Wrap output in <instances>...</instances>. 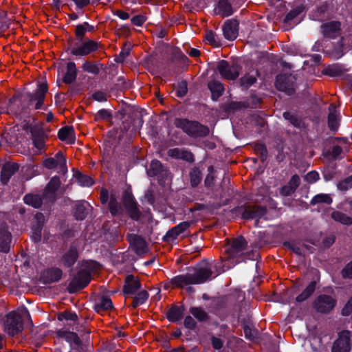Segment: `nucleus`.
<instances>
[{"label": "nucleus", "mask_w": 352, "mask_h": 352, "mask_svg": "<svg viewBox=\"0 0 352 352\" xmlns=\"http://www.w3.org/2000/svg\"><path fill=\"white\" fill-rule=\"evenodd\" d=\"M212 267V265L202 263L195 273H187L176 276L171 279L170 283L174 286L179 287H183L192 284L203 283L210 278Z\"/></svg>", "instance_id": "f257e3e1"}, {"label": "nucleus", "mask_w": 352, "mask_h": 352, "mask_svg": "<svg viewBox=\"0 0 352 352\" xmlns=\"http://www.w3.org/2000/svg\"><path fill=\"white\" fill-rule=\"evenodd\" d=\"M25 316H29V312L24 307L9 312L3 320L4 331L10 336L20 333L23 329V318Z\"/></svg>", "instance_id": "f03ea898"}, {"label": "nucleus", "mask_w": 352, "mask_h": 352, "mask_svg": "<svg viewBox=\"0 0 352 352\" xmlns=\"http://www.w3.org/2000/svg\"><path fill=\"white\" fill-rule=\"evenodd\" d=\"M247 244L246 241L243 236L234 239L226 247L225 252L227 256L225 257V259L226 261L230 262L232 265L239 263V258L245 254Z\"/></svg>", "instance_id": "7ed1b4c3"}, {"label": "nucleus", "mask_w": 352, "mask_h": 352, "mask_svg": "<svg viewBox=\"0 0 352 352\" xmlns=\"http://www.w3.org/2000/svg\"><path fill=\"white\" fill-rule=\"evenodd\" d=\"M175 125L192 137L205 136L209 133L208 127L199 124L197 122L189 121L185 119L177 118L175 120Z\"/></svg>", "instance_id": "20e7f679"}, {"label": "nucleus", "mask_w": 352, "mask_h": 352, "mask_svg": "<svg viewBox=\"0 0 352 352\" xmlns=\"http://www.w3.org/2000/svg\"><path fill=\"white\" fill-rule=\"evenodd\" d=\"M217 69L221 76L228 80L236 79L239 76L240 72L239 65L235 64L230 65L224 60H221L218 63Z\"/></svg>", "instance_id": "39448f33"}, {"label": "nucleus", "mask_w": 352, "mask_h": 352, "mask_svg": "<svg viewBox=\"0 0 352 352\" xmlns=\"http://www.w3.org/2000/svg\"><path fill=\"white\" fill-rule=\"evenodd\" d=\"M44 166L48 169L56 168L59 173L65 174L67 172L66 160L60 152L57 153L54 157L46 159Z\"/></svg>", "instance_id": "423d86ee"}, {"label": "nucleus", "mask_w": 352, "mask_h": 352, "mask_svg": "<svg viewBox=\"0 0 352 352\" xmlns=\"http://www.w3.org/2000/svg\"><path fill=\"white\" fill-rule=\"evenodd\" d=\"M294 82L295 78L291 74L279 75L276 77V87L278 90L291 95L294 91Z\"/></svg>", "instance_id": "0eeeda50"}, {"label": "nucleus", "mask_w": 352, "mask_h": 352, "mask_svg": "<svg viewBox=\"0 0 352 352\" xmlns=\"http://www.w3.org/2000/svg\"><path fill=\"white\" fill-rule=\"evenodd\" d=\"M98 44L94 41H88L81 43H76L70 48L71 53L75 56H85L96 51Z\"/></svg>", "instance_id": "6e6552de"}, {"label": "nucleus", "mask_w": 352, "mask_h": 352, "mask_svg": "<svg viewBox=\"0 0 352 352\" xmlns=\"http://www.w3.org/2000/svg\"><path fill=\"white\" fill-rule=\"evenodd\" d=\"M351 333L344 331L339 334V338L334 342L332 352H349L351 349Z\"/></svg>", "instance_id": "1a4fd4ad"}, {"label": "nucleus", "mask_w": 352, "mask_h": 352, "mask_svg": "<svg viewBox=\"0 0 352 352\" xmlns=\"http://www.w3.org/2000/svg\"><path fill=\"white\" fill-rule=\"evenodd\" d=\"M336 305V300L327 295H320L314 302L316 309L321 313L330 311Z\"/></svg>", "instance_id": "9d476101"}, {"label": "nucleus", "mask_w": 352, "mask_h": 352, "mask_svg": "<svg viewBox=\"0 0 352 352\" xmlns=\"http://www.w3.org/2000/svg\"><path fill=\"white\" fill-rule=\"evenodd\" d=\"M344 204L346 206V210L349 212V215H346L340 211H334L331 213V218L343 225H351L352 224V201L346 200Z\"/></svg>", "instance_id": "9b49d317"}, {"label": "nucleus", "mask_w": 352, "mask_h": 352, "mask_svg": "<svg viewBox=\"0 0 352 352\" xmlns=\"http://www.w3.org/2000/svg\"><path fill=\"white\" fill-rule=\"evenodd\" d=\"M123 203L130 217L133 219L138 220L140 217V212L137 208L134 198L131 193L125 192L123 196Z\"/></svg>", "instance_id": "f8f14e48"}, {"label": "nucleus", "mask_w": 352, "mask_h": 352, "mask_svg": "<svg viewBox=\"0 0 352 352\" xmlns=\"http://www.w3.org/2000/svg\"><path fill=\"white\" fill-rule=\"evenodd\" d=\"M147 174L149 177L157 176L160 182L168 176V170L162 166L161 162L158 160H153L151 162L150 167L147 170Z\"/></svg>", "instance_id": "ddd939ff"}, {"label": "nucleus", "mask_w": 352, "mask_h": 352, "mask_svg": "<svg viewBox=\"0 0 352 352\" xmlns=\"http://www.w3.org/2000/svg\"><path fill=\"white\" fill-rule=\"evenodd\" d=\"M63 337L69 344L72 352H85L84 345L75 333L66 332Z\"/></svg>", "instance_id": "4468645a"}, {"label": "nucleus", "mask_w": 352, "mask_h": 352, "mask_svg": "<svg viewBox=\"0 0 352 352\" xmlns=\"http://www.w3.org/2000/svg\"><path fill=\"white\" fill-rule=\"evenodd\" d=\"M44 221L45 217L42 213L38 212L34 215V222L32 226V238L35 242L41 240V230Z\"/></svg>", "instance_id": "2eb2a0df"}, {"label": "nucleus", "mask_w": 352, "mask_h": 352, "mask_svg": "<svg viewBox=\"0 0 352 352\" xmlns=\"http://www.w3.org/2000/svg\"><path fill=\"white\" fill-rule=\"evenodd\" d=\"M223 33L228 40H234L237 36L238 22L236 20H228L223 26Z\"/></svg>", "instance_id": "dca6fc26"}, {"label": "nucleus", "mask_w": 352, "mask_h": 352, "mask_svg": "<svg viewBox=\"0 0 352 352\" xmlns=\"http://www.w3.org/2000/svg\"><path fill=\"white\" fill-rule=\"evenodd\" d=\"M242 217L243 219H256L263 217L266 212L263 207L247 206L241 209Z\"/></svg>", "instance_id": "f3484780"}, {"label": "nucleus", "mask_w": 352, "mask_h": 352, "mask_svg": "<svg viewBox=\"0 0 352 352\" xmlns=\"http://www.w3.org/2000/svg\"><path fill=\"white\" fill-rule=\"evenodd\" d=\"M321 29L324 36L334 38L339 34L340 23L338 21L327 22L321 26Z\"/></svg>", "instance_id": "a211bd4d"}, {"label": "nucleus", "mask_w": 352, "mask_h": 352, "mask_svg": "<svg viewBox=\"0 0 352 352\" xmlns=\"http://www.w3.org/2000/svg\"><path fill=\"white\" fill-rule=\"evenodd\" d=\"M91 280V275L89 272L81 270L73 279L71 285H74L77 289H82L85 287Z\"/></svg>", "instance_id": "6ab92c4d"}, {"label": "nucleus", "mask_w": 352, "mask_h": 352, "mask_svg": "<svg viewBox=\"0 0 352 352\" xmlns=\"http://www.w3.org/2000/svg\"><path fill=\"white\" fill-rule=\"evenodd\" d=\"M214 12L215 14H219L223 17L231 15L234 10L230 0H219L214 10Z\"/></svg>", "instance_id": "aec40b11"}, {"label": "nucleus", "mask_w": 352, "mask_h": 352, "mask_svg": "<svg viewBox=\"0 0 352 352\" xmlns=\"http://www.w3.org/2000/svg\"><path fill=\"white\" fill-rule=\"evenodd\" d=\"M47 91V85L44 83L39 84L36 92L30 98L31 102L35 101V109H38L43 104L46 92Z\"/></svg>", "instance_id": "412c9836"}, {"label": "nucleus", "mask_w": 352, "mask_h": 352, "mask_svg": "<svg viewBox=\"0 0 352 352\" xmlns=\"http://www.w3.org/2000/svg\"><path fill=\"white\" fill-rule=\"evenodd\" d=\"M129 241L138 254H143L146 252L147 247L146 242L141 237L132 235L129 236Z\"/></svg>", "instance_id": "4be33fe9"}, {"label": "nucleus", "mask_w": 352, "mask_h": 352, "mask_svg": "<svg viewBox=\"0 0 352 352\" xmlns=\"http://www.w3.org/2000/svg\"><path fill=\"white\" fill-rule=\"evenodd\" d=\"M329 111L328 125L331 130L336 131L339 126V113L333 104H330Z\"/></svg>", "instance_id": "5701e85b"}, {"label": "nucleus", "mask_w": 352, "mask_h": 352, "mask_svg": "<svg viewBox=\"0 0 352 352\" xmlns=\"http://www.w3.org/2000/svg\"><path fill=\"white\" fill-rule=\"evenodd\" d=\"M12 241L10 232L5 227L0 228V251L8 252Z\"/></svg>", "instance_id": "b1692460"}, {"label": "nucleus", "mask_w": 352, "mask_h": 352, "mask_svg": "<svg viewBox=\"0 0 352 352\" xmlns=\"http://www.w3.org/2000/svg\"><path fill=\"white\" fill-rule=\"evenodd\" d=\"M139 280L133 275L126 277L124 292L127 294H133L140 288Z\"/></svg>", "instance_id": "393cba45"}, {"label": "nucleus", "mask_w": 352, "mask_h": 352, "mask_svg": "<svg viewBox=\"0 0 352 352\" xmlns=\"http://www.w3.org/2000/svg\"><path fill=\"white\" fill-rule=\"evenodd\" d=\"M113 307V303L111 300L106 296H99L95 302L94 309L98 313H101L104 311L109 310Z\"/></svg>", "instance_id": "a878e982"}, {"label": "nucleus", "mask_w": 352, "mask_h": 352, "mask_svg": "<svg viewBox=\"0 0 352 352\" xmlns=\"http://www.w3.org/2000/svg\"><path fill=\"white\" fill-rule=\"evenodd\" d=\"M18 169V165L14 163H6L3 165L1 173V181L6 184L12 175Z\"/></svg>", "instance_id": "bb28decb"}, {"label": "nucleus", "mask_w": 352, "mask_h": 352, "mask_svg": "<svg viewBox=\"0 0 352 352\" xmlns=\"http://www.w3.org/2000/svg\"><path fill=\"white\" fill-rule=\"evenodd\" d=\"M58 138L67 144H72L75 142L74 131L72 126H66L61 128L58 131Z\"/></svg>", "instance_id": "cd10ccee"}, {"label": "nucleus", "mask_w": 352, "mask_h": 352, "mask_svg": "<svg viewBox=\"0 0 352 352\" xmlns=\"http://www.w3.org/2000/svg\"><path fill=\"white\" fill-rule=\"evenodd\" d=\"M168 155L170 157L177 159H182L188 162L193 160V155L190 152L178 148L169 149Z\"/></svg>", "instance_id": "c85d7f7f"}, {"label": "nucleus", "mask_w": 352, "mask_h": 352, "mask_svg": "<svg viewBox=\"0 0 352 352\" xmlns=\"http://www.w3.org/2000/svg\"><path fill=\"white\" fill-rule=\"evenodd\" d=\"M78 258V252L75 248H71L63 256L62 262L66 267H71L76 261Z\"/></svg>", "instance_id": "c756f323"}, {"label": "nucleus", "mask_w": 352, "mask_h": 352, "mask_svg": "<svg viewBox=\"0 0 352 352\" xmlns=\"http://www.w3.org/2000/svg\"><path fill=\"white\" fill-rule=\"evenodd\" d=\"M60 185V179L58 177H54L51 179L45 188V195L49 198H54L56 191Z\"/></svg>", "instance_id": "7c9ffc66"}, {"label": "nucleus", "mask_w": 352, "mask_h": 352, "mask_svg": "<svg viewBox=\"0 0 352 352\" xmlns=\"http://www.w3.org/2000/svg\"><path fill=\"white\" fill-rule=\"evenodd\" d=\"M76 78V67L74 62H69L67 65V72L64 77L66 83L73 82Z\"/></svg>", "instance_id": "2f4dec72"}, {"label": "nucleus", "mask_w": 352, "mask_h": 352, "mask_svg": "<svg viewBox=\"0 0 352 352\" xmlns=\"http://www.w3.org/2000/svg\"><path fill=\"white\" fill-rule=\"evenodd\" d=\"M208 88L212 92V98L213 100H217L223 91V85L215 80L209 82Z\"/></svg>", "instance_id": "473e14b6"}, {"label": "nucleus", "mask_w": 352, "mask_h": 352, "mask_svg": "<svg viewBox=\"0 0 352 352\" xmlns=\"http://www.w3.org/2000/svg\"><path fill=\"white\" fill-rule=\"evenodd\" d=\"M74 179L78 185L83 187H89L92 186L94 181L92 178L89 176L82 175L80 173H76L74 175Z\"/></svg>", "instance_id": "72a5a7b5"}, {"label": "nucleus", "mask_w": 352, "mask_h": 352, "mask_svg": "<svg viewBox=\"0 0 352 352\" xmlns=\"http://www.w3.org/2000/svg\"><path fill=\"white\" fill-rule=\"evenodd\" d=\"M283 118L288 120L296 128L300 129L303 126V122L302 120L295 113L291 112H285L283 113Z\"/></svg>", "instance_id": "f704fd0d"}, {"label": "nucleus", "mask_w": 352, "mask_h": 352, "mask_svg": "<svg viewBox=\"0 0 352 352\" xmlns=\"http://www.w3.org/2000/svg\"><path fill=\"white\" fill-rule=\"evenodd\" d=\"M182 307H174L168 311L167 318L170 322H176L182 318Z\"/></svg>", "instance_id": "c9c22d12"}, {"label": "nucleus", "mask_w": 352, "mask_h": 352, "mask_svg": "<svg viewBox=\"0 0 352 352\" xmlns=\"http://www.w3.org/2000/svg\"><path fill=\"white\" fill-rule=\"evenodd\" d=\"M19 102L18 97H13L9 100L8 106L6 109H1V113H8L14 114H19L20 111L16 108V105Z\"/></svg>", "instance_id": "e433bc0d"}, {"label": "nucleus", "mask_w": 352, "mask_h": 352, "mask_svg": "<svg viewBox=\"0 0 352 352\" xmlns=\"http://www.w3.org/2000/svg\"><path fill=\"white\" fill-rule=\"evenodd\" d=\"M316 288V283L314 281L311 282L306 289L296 297V301L302 302L308 298L311 294L314 292Z\"/></svg>", "instance_id": "4c0bfd02"}, {"label": "nucleus", "mask_w": 352, "mask_h": 352, "mask_svg": "<svg viewBox=\"0 0 352 352\" xmlns=\"http://www.w3.org/2000/svg\"><path fill=\"white\" fill-rule=\"evenodd\" d=\"M24 202L34 208H38L41 206V198L36 195H26L23 198Z\"/></svg>", "instance_id": "58836bf2"}, {"label": "nucleus", "mask_w": 352, "mask_h": 352, "mask_svg": "<svg viewBox=\"0 0 352 352\" xmlns=\"http://www.w3.org/2000/svg\"><path fill=\"white\" fill-rule=\"evenodd\" d=\"M148 294L146 291L143 290L138 293L134 298L133 302V306L137 307L144 304L148 299Z\"/></svg>", "instance_id": "ea45409f"}, {"label": "nucleus", "mask_w": 352, "mask_h": 352, "mask_svg": "<svg viewBox=\"0 0 352 352\" xmlns=\"http://www.w3.org/2000/svg\"><path fill=\"white\" fill-rule=\"evenodd\" d=\"M87 204L80 203L76 205V211H75V217L76 219L82 220L87 216Z\"/></svg>", "instance_id": "a19ab883"}, {"label": "nucleus", "mask_w": 352, "mask_h": 352, "mask_svg": "<svg viewBox=\"0 0 352 352\" xmlns=\"http://www.w3.org/2000/svg\"><path fill=\"white\" fill-rule=\"evenodd\" d=\"M312 204H316L318 203H326L327 204H330L332 202V199L329 195L327 194H320L316 195L311 200Z\"/></svg>", "instance_id": "79ce46f5"}, {"label": "nucleus", "mask_w": 352, "mask_h": 352, "mask_svg": "<svg viewBox=\"0 0 352 352\" xmlns=\"http://www.w3.org/2000/svg\"><path fill=\"white\" fill-rule=\"evenodd\" d=\"M109 206L112 215L115 216L122 213V208L114 198H111Z\"/></svg>", "instance_id": "37998d69"}, {"label": "nucleus", "mask_w": 352, "mask_h": 352, "mask_svg": "<svg viewBox=\"0 0 352 352\" xmlns=\"http://www.w3.org/2000/svg\"><path fill=\"white\" fill-rule=\"evenodd\" d=\"M62 271L58 268H52L47 271V276L51 281H58L61 278Z\"/></svg>", "instance_id": "c03bdc74"}, {"label": "nucleus", "mask_w": 352, "mask_h": 352, "mask_svg": "<svg viewBox=\"0 0 352 352\" xmlns=\"http://www.w3.org/2000/svg\"><path fill=\"white\" fill-rule=\"evenodd\" d=\"M93 27L90 26L87 23L78 25L76 28V34L78 38H81L87 31L93 30Z\"/></svg>", "instance_id": "a18cd8bd"}, {"label": "nucleus", "mask_w": 352, "mask_h": 352, "mask_svg": "<svg viewBox=\"0 0 352 352\" xmlns=\"http://www.w3.org/2000/svg\"><path fill=\"white\" fill-rule=\"evenodd\" d=\"M98 268V264L94 261H87L82 265L81 270L89 272L90 274L91 272H95Z\"/></svg>", "instance_id": "49530a36"}, {"label": "nucleus", "mask_w": 352, "mask_h": 352, "mask_svg": "<svg viewBox=\"0 0 352 352\" xmlns=\"http://www.w3.org/2000/svg\"><path fill=\"white\" fill-rule=\"evenodd\" d=\"M45 138L43 135H33V143L34 146L41 151L45 146Z\"/></svg>", "instance_id": "de8ad7c7"}, {"label": "nucleus", "mask_w": 352, "mask_h": 352, "mask_svg": "<svg viewBox=\"0 0 352 352\" xmlns=\"http://www.w3.org/2000/svg\"><path fill=\"white\" fill-rule=\"evenodd\" d=\"M192 314L197 319L200 321L204 320L206 318V313L201 308L192 307L190 310Z\"/></svg>", "instance_id": "09e8293b"}, {"label": "nucleus", "mask_w": 352, "mask_h": 352, "mask_svg": "<svg viewBox=\"0 0 352 352\" xmlns=\"http://www.w3.org/2000/svg\"><path fill=\"white\" fill-rule=\"evenodd\" d=\"M179 235H180L179 233L175 227H174L166 232L164 236V240L167 242L173 241Z\"/></svg>", "instance_id": "8fccbe9b"}, {"label": "nucleus", "mask_w": 352, "mask_h": 352, "mask_svg": "<svg viewBox=\"0 0 352 352\" xmlns=\"http://www.w3.org/2000/svg\"><path fill=\"white\" fill-rule=\"evenodd\" d=\"M256 81V78L253 74H247L241 79V85L244 87H250Z\"/></svg>", "instance_id": "3c124183"}, {"label": "nucleus", "mask_w": 352, "mask_h": 352, "mask_svg": "<svg viewBox=\"0 0 352 352\" xmlns=\"http://www.w3.org/2000/svg\"><path fill=\"white\" fill-rule=\"evenodd\" d=\"M82 69L89 73L96 74L99 72V68L95 64L91 62H85L82 65Z\"/></svg>", "instance_id": "603ef678"}, {"label": "nucleus", "mask_w": 352, "mask_h": 352, "mask_svg": "<svg viewBox=\"0 0 352 352\" xmlns=\"http://www.w3.org/2000/svg\"><path fill=\"white\" fill-rule=\"evenodd\" d=\"M351 188H352V176L349 177L338 184V188L340 190H347Z\"/></svg>", "instance_id": "864d4df0"}, {"label": "nucleus", "mask_w": 352, "mask_h": 352, "mask_svg": "<svg viewBox=\"0 0 352 352\" xmlns=\"http://www.w3.org/2000/svg\"><path fill=\"white\" fill-rule=\"evenodd\" d=\"M201 177H200V172L197 168L193 169L190 172V182L191 184L193 186H196L200 182Z\"/></svg>", "instance_id": "5fc2aeb1"}, {"label": "nucleus", "mask_w": 352, "mask_h": 352, "mask_svg": "<svg viewBox=\"0 0 352 352\" xmlns=\"http://www.w3.org/2000/svg\"><path fill=\"white\" fill-rule=\"evenodd\" d=\"M58 319L59 320H67L74 321L77 319V315L74 312H63L58 316Z\"/></svg>", "instance_id": "6e6d98bb"}, {"label": "nucleus", "mask_w": 352, "mask_h": 352, "mask_svg": "<svg viewBox=\"0 0 352 352\" xmlns=\"http://www.w3.org/2000/svg\"><path fill=\"white\" fill-rule=\"evenodd\" d=\"M206 39L212 45L218 46L219 41L217 36L212 32H208L206 34Z\"/></svg>", "instance_id": "4d7b16f0"}, {"label": "nucleus", "mask_w": 352, "mask_h": 352, "mask_svg": "<svg viewBox=\"0 0 352 352\" xmlns=\"http://www.w3.org/2000/svg\"><path fill=\"white\" fill-rule=\"evenodd\" d=\"M342 275L344 278L352 279V261L349 263L342 270Z\"/></svg>", "instance_id": "13d9d810"}, {"label": "nucleus", "mask_w": 352, "mask_h": 352, "mask_svg": "<svg viewBox=\"0 0 352 352\" xmlns=\"http://www.w3.org/2000/svg\"><path fill=\"white\" fill-rule=\"evenodd\" d=\"M319 179V174L316 171H311L308 173L305 177V179L309 183L316 182Z\"/></svg>", "instance_id": "bf43d9fd"}, {"label": "nucleus", "mask_w": 352, "mask_h": 352, "mask_svg": "<svg viewBox=\"0 0 352 352\" xmlns=\"http://www.w3.org/2000/svg\"><path fill=\"white\" fill-rule=\"evenodd\" d=\"M335 242V236L332 234L325 236L322 239V246L328 248Z\"/></svg>", "instance_id": "052dcab7"}, {"label": "nucleus", "mask_w": 352, "mask_h": 352, "mask_svg": "<svg viewBox=\"0 0 352 352\" xmlns=\"http://www.w3.org/2000/svg\"><path fill=\"white\" fill-rule=\"evenodd\" d=\"M300 177L297 175H294L290 179L288 184L291 186L292 188H293L295 190L300 185Z\"/></svg>", "instance_id": "680f3d73"}, {"label": "nucleus", "mask_w": 352, "mask_h": 352, "mask_svg": "<svg viewBox=\"0 0 352 352\" xmlns=\"http://www.w3.org/2000/svg\"><path fill=\"white\" fill-rule=\"evenodd\" d=\"M295 190L288 184L280 188V192L283 196H289L292 195Z\"/></svg>", "instance_id": "e2e57ef3"}, {"label": "nucleus", "mask_w": 352, "mask_h": 352, "mask_svg": "<svg viewBox=\"0 0 352 352\" xmlns=\"http://www.w3.org/2000/svg\"><path fill=\"white\" fill-rule=\"evenodd\" d=\"M244 334H245V336L246 338H248L250 340H252L256 336V331L251 329L249 327H245L244 328Z\"/></svg>", "instance_id": "0e129e2a"}, {"label": "nucleus", "mask_w": 352, "mask_h": 352, "mask_svg": "<svg viewBox=\"0 0 352 352\" xmlns=\"http://www.w3.org/2000/svg\"><path fill=\"white\" fill-rule=\"evenodd\" d=\"M352 313V296L350 298L344 307L342 309L344 316H349Z\"/></svg>", "instance_id": "69168bd1"}, {"label": "nucleus", "mask_w": 352, "mask_h": 352, "mask_svg": "<svg viewBox=\"0 0 352 352\" xmlns=\"http://www.w3.org/2000/svg\"><path fill=\"white\" fill-rule=\"evenodd\" d=\"M190 226V223L187 221H184L175 226L179 234L184 233Z\"/></svg>", "instance_id": "338daca9"}, {"label": "nucleus", "mask_w": 352, "mask_h": 352, "mask_svg": "<svg viewBox=\"0 0 352 352\" xmlns=\"http://www.w3.org/2000/svg\"><path fill=\"white\" fill-rule=\"evenodd\" d=\"M93 98L98 102H103L107 100L106 94L102 91H96L95 92L93 96Z\"/></svg>", "instance_id": "774afa93"}]
</instances>
